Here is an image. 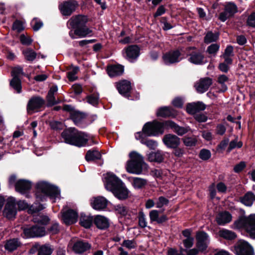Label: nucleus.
<instances>
[{"label":"nucleus","mask_w":255,"mask_h":255,"mask_svg":"<svg viewBox=\"0 0 255 255\" xmlns=\"http://www.w3.org/2000/svg\"><path fill=\"white\" fill-rule=\"evenodd\" d=\"M35 196L37 201H44L47 197L54 202L60 197V192L57 187L51 185L47 182L40 181L36 186Z\"/></svg>","instance_id":"1"},{"label":"nucleus","mask_w":255,"mask_h":255,"mask_svg":"<svg viewBox=\"0 0 255 255\" xmlns=\"http://www.w3.org/2000/svg\"><path fill=\"white\" fill-rule=\"evenodd\" d=\"M61 136L66 143L78 147L85 146L89 139L87 134L75 128L63 131Z\"/></svg>","instance_id":"2"},{"label":"nucleus","mask_w":255,"mask_h":255,"mask_svg":"<svg viewBox=\"0 0 255 255\" xmlns=\"http://www.w3.org/2000/svg\"><path fill=\"white\" fill-rule=\"evenodd\" d=\"M129 156L130 160L128 161L126 167L128 172L140 174L143 170L147 169V164L144 162L143 157L139 153L136 151H132Z\"/></svg>","instance_id":"3"},{"label":"nucleus","mask_w":255,"mask_h":255,"mask_svg":"<svg viewBox=\"0 0 255 255\" xmlns=\"http://www.w3.org/2000/svg\"><path fill=\"white\" fill-rule=\"evenodd\" d=\"M237 229H244L251 238L255 239V214L248 217H241L234 222Z\"/></svg>","instance_id":"4"},{"label":"nucleus","mask_w":255,"mask_h":255,"mask_svg":"<svg viewBox=\"0 0 255 255\" xmlns=\"http://www.w3.org/2000/svg\"><path fill=\"white\" fill-rule=\"evenodd\" d=\"M165 123V121L163 123L157 121L147 123L143 126L142 131L147 136H154L159 133L162 134L164 132V128L169 129Z\"/></svg>","instance_id":"5"},{"label":"nucleus","mask_w":255,"mask_h":255,"mask_svg":"<svg viewBox=\"0 0 255 255\" xmlns=\"http://www.w3.org/2000/svg\"><path fill=\"white\" fill-rule=\"evenodd\" d=\"M183 49H178L175 50L169 51L163 56L164 63L166 65H170L179 62L183 59L182 56L184 53Z\"/></svg>","instance_id":"6"},{"label":"nucleus","mask_w":255,"mask_h":255,"mask_svg":"<svg viewBox=\"0 0 255 255\" xmlns=\"http://www.w3.org/2000/svg\"><path fill=\"white\" fill-rule=\"evenodd\" d=\"M187 55L189 56L188 61L192 64L202 65L205 63V57L203 52L194 47L188 48Z\"/></svg>","instance_id":"7"},{"label":"nucleus","mask_w":255,"mask_h":255,"mask_svg":"<svg viewBox=\"0 0 255 255\" xmlns=\"http://www.w3.org/2000/svg\"><path fill=\"white\" fill-rule=\"evenodd\" d=\"M45 234V227L36 225L29 228H24L23 230L22 236L23 238H30L43 237Z\"/></svg>","instance_id":"8"},{"label":"nucleus","mask_w":255,"mask_h":255,"mask_svg":"<svg viewBox=\"0 0 255 255\" xmlns=\"http://www.w3.org/2000/svg\"><path fill=\"white\" fill-rule=\"evenodd\" d=\"M23 74V69L20 67H14L11 71L13 78L10 82V85L18 93H21V82L19 78Z\"/></svg>","instance_id":"9"},{"label":"nucleus","mask_w":255,"mask_h":255,"mask_svg":"<svg viewBox=\"0 0 255 255\" xmlns=\"http://www.w3.org/2000/svg\"><path fill=\"white\" fill-rule=\"evenodd\" d=\"M104 176L105 187L109 191H112L123 183L122 181L113 173H107L104 174Z\"/></svg>","instance_id":"10"},{"label":"nucleus","mask_w":255,"mask_h":255,"mask_svg":"<svg viewBox=\"0 0 255 255\" xmlns=\"http://www.w3.org/2000/svg\"><path fill=\"white\" fill-rule=\"evenodd\" d=\"M45 104V101L40 97H33L31 98L27 106V112L31 114L41 108Z\"/></svg>","instance_id":"11"},{"label":"nucleus","mask_w":255,"mask_h":255,"mask_svg":"<svg viewBox=\"0 0 255 255\" xmlns=\"http://www.w3.org/2000/svg\"><path fill=\"white\" fill-rule=\"evenodd\" d=\"M15 205V198L9 197L7 199L3 212L7 218L10 219L15 217L17 212Z\"/></svg>","instance_id":"12"},{"label":"nucleus","mask_w":255,"mask_h":255,"mask_svg":"<svg viewBox=\"0 0 255 255\" xmlns=\"http://www.w3.org/2000/svg\"><path fill=\"white\" fill-rule=\"evenodd\" d=\"M78 6L77 2L75 0L64 1L59 5V7L64 15H70L74 11Z\"/></svg>","instance_id":"13"},{"label":"nucleus","mask_w":255,"mask_h":255,"mask_svg":"<svg viewBox=\"0 0 255 255\" xmlns=\"http://www.w3.org/2000/svg\"><path fill=\"white\" fill-rule=\"evenodd\" d=\"M235 252L237 255H252L253 249L244 241H240L235 247Z\"/></svg>","instance_id":"14"},{"label":"nucleus","mask_w":255,"mask_h":255,"mask_svg":"<svg viewBox=\"0 0 255 255\" xmlns=\"http://www.w3.org/2000/svg\"><path fill=\"white\" fill-rule=\"evenodd\" d=\"M165 124L169 128L171 129L173 132L179 136L184 135L191 129L188 126L181 127L170 120L165 121Z\"/></svg>","instance_id":"15"},{"label":"nucleus","mask_w":255,"mask_h":255,"mask_svg":"<svg viewBox=\"0 0 255 255\" xmlns=\"http://www.w3.org/2000/svg\"><path fill=\"white\" fill-rule=\"evenodd\" d=\"M162 141L167 147L171 148H177L180 143V138L176 135L171 133L165 134Z\"/></svg>","instance_id":"16"},{"label":"nucleus","mask_w":255,"mask_h":255,"mask_svg":"<svg viewBox=\"0 0 255 255\" xmlns=\"http://www.w3.org/2000/svg\"><path fill=\"white\" fill-rule=\"evenodd\" d=\"M62 220L64 224L67 225H71L76 222L78 219L77 213L71 209L67 211L61 212Z\"/></svg>","instance_id":"17"},{"label":"nucleus","mask_w":255,"mask_h":255,"mask_svg":"<svg viewBox=\"0 0 255 255\" xmlns=\"http://www.w3.org/2000/svg\"><path fill=\"white\" fill-rule=\"evenodd\" d=\"M93 34V30L86 26V24L75 29L73 31L71 30L69 32V35L72 38H75V35H77L80 37H85L86 36H91Z\"/></svg>","instance_id":"18"},{"label":"nucleus","mask_w":255,"mask_h":255,"mask_svg":"<svg viewBox=\"0 0 255 255\" xmlns=\"http://www.w3.org/2000/svg\"><path fill=\"white\" fill-rule=\"evenodd\" d=\"M197 247L199 250L203 251L206 249L210 242L209 236L207 233L201 232L197 234Z\"/></svg>","instance_id":"19"},{"label":"nucleus","mask_w":255,"mask_h":255,"mask_svg":"<svg viewBox=\"0 0 255 255\" xmlns=\"http://www.w3.org/2000/svg\"><path fill=\"white\" fill-rule=\"evenodd\" d=\"M108 202V201L103 196L93 197L91 199V205L96 210L105 209L107 206Z\"/></svg>","instance_id":"20"},{"label":"nucleus","mask_w":255,"mask_h":255,"mask_svg":"<svg viewBox=\"0 0 255 255\" xmlns=\"http://www.w3.org/2000/svg\"><path fill=\"white\" fill-rule=\"evenodd\" d=\"M212 84V79L206 77L202 78L197 82L195 85V87L198 93H203L208 90Z\"/></svg>","instance_id":"21"},{"label":"nucleus","mask_w":255,"mask_h":255,"mask_svg":"<svg viewBox=\"0 0 255 255\" xmlns=\"http://www.w3.org/2000/svg\"><path fill=\"white\" fill-rule=\"evenodd\" d=\"M125 50L126 58L130 62H133L139 55L140 49L136 45H130Z\"/></svg>","instance_id":"22"},{"label":"nucleus","mask_w":255,"mask_h":255,"mask_svg":"<svg viewBox=\"0 0 255 255\" xmlns=\"http://www.w3.org/2000/svg\"><path fill=\"white\" fill-rule=\"evenodd\" d=\"M111 191L119 200H125L128 198L129 192L123 182Z\"/></svg>","instance_id":"23"},{"label":"nucleus","mask_w":255,"mask_h":255,"mask_svg":"<svg viewBox=\"0 0 255 255\" xmlns=\"http://www.w3.org/2000/svg\"><path fill=\"white\" fill-rule=\"evenodd\" d=\"M87 21V16L80 15L71 18L68 21V24L75 29H77L85 25Z\"/></svg>","instance_id":"24"},{"label":"nucleus","mask_w":255,"mask_h":255,"mask_svg":"<svg viewBox=\"0 0 255 255\" xmlns=\"http://www.w3.org/2000/svg\"><path fill=\"white\" fill-rule=\"evenodd\" d=\"M117 89L121 95L125 97L128 96V93L131 90V84L128 81L124 80L116 83Z\"/></svg>","instance_id":"25"},{"label":"nucleus","mask_w":255,"mask_h":255,"mask_svg":"<svg viewBox=\"0 0 255 255\" xmlns=\"http://www.w3.org/2000/svg\"><path fill=\"white\" fill-rule=\"evenodd\" d=\"M15 187L16 191L23 194L31 189V183L28 180L20 179L16 182Z\"/></svg>","instance_id":"26"},{"label":"nucleus","mask_w":255,"mask_h":255,"mask_svg":"<svg viewBox=\"0 0 255 255\" xmlns=\"http://www.w3.org/2000/svg\"><path fill=\"white\" fill-rule=\"evenodd\" d=\"M206 106L202 102H197L188 104L186 107L187 113L191 115H195L200 111L205 109Z\"/></svg>","instance_id":"27"},{"label":"nucleus","mask_w":255,"mask_h":255,"mask_svg":"<svg viewBox=\"0 0 255 255\" xmlns=\"http://www.w3.org/2000/svg\"><path fill=\"white\" fill-rule=\"evenodd\" d=\"M73 250L76 254H82L91 248V245L87 242L78 241L73 246Z\"/></svg>","instance_id":"28"},{"label":"nucleus","mask_w":255,"mask_h":255,"mask_svg":"<svg viewBox=\"0 0 255 255\" xmlns=\"http://www.w3.org/2000/svg\"><path fill=\"white\" fill-rule=\"evenodd\" d=\"M232 219L231 214L227 211L219 213L216 217V221L218 224L221 226L230 223Z\"/></svg>","instance_id":"29"},{"label":"nucleus","mask_w":255,"mask_h":255,"mask_svg":"<svg viewBox=\"0 0 255 255\" xmlns=\"http://www.w3.org/2000/svg\"><path fill=\"white\" fill-rule=\"evenodd\" d=\"M149 216L151 223L156 222L158 224H162L168 220L167 217L165 215L159 217V211L157 210H152L150 211Z\"/></svg>","instance_id":"30"},{"label":"nucleus","mask_w":255,"mask_h":255,"mask_svg":"<svg viewBox=\"0 0 255 255\" xmlns=\"http://www.w3.org/2000/svg\"><path fill=\"white\" fill-rule=\"evenodd\" d=\"M156 115L158 117H175L177 114L175 111L172 108L164 107L159 109L157 111Z\"/></svg>","instance_id":"31"},{"label":"nucleus","mask_w":255,"mask_h":255,"mask_svg":"<svg viewBox=\"0 0 255 255\" xmlns=\"http://www.w3.org/2000/svg\"><path fill=\"white\" fill-rule=\"evenodd\" d=\"M108 73L111 77L121 75L124 71V67L121 65H112L108 67Z\"/></svg>","instance_id":"32"},{"label":"nucleus","mask_w":255,"mask_h":255,"mask_svg":"<svg viewBox=\"0 0 255 255\" xmlns=\"http://www.w3.org/2000/svg\"><path fill=\"white\" fill-rule=\"evenodd\" d=\"M94 223L97 227L100 229H105L109 226L108 219L100 215H98L95 217Z\"/></svg>","instance_id":"33"},{"label":"nucleus","mask_w":255,"mask_h":255,"mask_svg":"<svg viewBox=\"0 0 255 255\" xmlns=\"http://www.w3.org/2000/svg\"><path fill=\"white\" fill-rule=\"evenodd\" d=\"M147 158L150 162L160 163L164 160V155L162 151L158 150L149 153L147 155Z\"/></svg>","instance_id":"34"},{"label":"nucleus","mask_w":255,"mask_h":255,"mask_svg":"<svg viewBox=\"0 0 255 255\" xmlns=\"http://www.w3.org/2000/svg\"><path fill=\"white\" fill-rule=\"evenodd\" d=\"M241 202L247 206H251L255 201V195L251 191L248 192L240 198Z\"/></svg>","instance_id":"35"},{"label":"nucleus","mask_w":255,"mask_h":255,"mask_svg":"<svg viewBox=\"0 0 255 255\" xmlns=\"http://www.w3.org/2000/svg\"><path fill=\"white\" fill-rule=\"evenodd\" d=\"M20 245V243L17 239H12L6 242L4 248L8 252H12L16 250Z\"/></svg>","instance_id":"36"},{"label":"nucleus","mask_w":255,"mask_h":255,"mask_svg":"<svg viewBox=\"0 0 255 255\" xmlns=\"http://www.w3.org/2000/svg\"><path fill=\"white\" fill-rule=\"evenodd\" d=\"M33 221L38 225H46L49 222L50 219L47 216L38 214L33 216Z\"/></svg>","instance_id":"37"},{"label":"nucleus","mask_w":255,"mask_h":255,"mask_svg":"<svg viewBox=\"0 0 255 255\" xmlns=\"http://www.w3.org/2000/svg\"><path fill=\"white\" fill-rule=\"evenodd\" d=\"M71 118L74 123L78 126L80 124L83 120L85 118V115L83 113L78 111L72 112L71 114Z\"/></svg>","instance_id":"38"},{"label":"nucleus","mask_w":255,"mask_h":255,"mask_svg":"<svg viewBox=\"0 0 255 255\" xmlns=\"http://www.w3.org/2000/svg\"><path fill=\"white\" fill-rule=\"evenodd\" d=\"M219 236L226 240H233L236 238V234L232 231L227 229H222L219 232Z\"/></svg>","instance_id":"39"},{"label":"nucleus","mask_w":255,"mask_h":255,"mask_svg":"<svg viewBox=\"0 0 255 255\" xmlns=\"http://www.w3.org/2000/svg\"><path fill=\"white\" fill-rule=\"evenodd\" d=\"M101 156L100 152L97 150H89L87 151L85 156L87 161H93L100 159Z\"/></svg>","instance_id":"40"},{"label":"nucleus","mask_w":255,"mask_h":255,"mask_svg":"<svg viewBox=\"0 0 255 255\" xmlns=\"http://www.w3.org/2000/svg\"><path fill=\"white\" fill-rule=\"evenodd\" d=\"M93 219L90 216L82 215L80 219V223L82 226L89 228L92 223Z\"/></svg>","instance_id":"41"},{"label":"nucleus","mask_w":255,"mask_h":255,"mask_svg":"<svg viewBox=\"0 0 255 255\" xmlns=\"http://www.w3.org/2000/svg\"><path fill=\"white\" fill-rule=\"evenodd\" d=\"M219 38V34L217 33H213L211 31L208 32L204 37V42L206 43H210L216 41Z\"/></svg>","instance_id":"42"},{"label":"nucleus","mask_w":255,"mask_h":255,"mask_svg":"<svg viewBox=\"0 0 255 255\" xmlns=\"http://www.w3.org/2000/svg\"><path fill=\"white\" fill-rule=\"evenodd\" d=\"M146 180L138 177L132 178V184L135 188H141L146 184Z\"/></svg>","instance_id":"43"},{"label":"nucleus","mask_w":255,"mask_h":255,"mask_svg":"<svg viewBox=\"0 0 255 255\" xmlns=\"http://www.w3.org/2000/svg\"><path fill=\"white\" fill-rule=\"evenodd\" d=\"M99 96L98 94H93L87 96V102L93 106H96L99 103Z\"/></svg>","instance_id":"44"},{"label":"nucleus","mask_w":255,"mask_h":255,"mask_svg":"<svg viewBox=\"0 0 255 255\" xmlns=\"http://www.w3.org/2000/svg\"><path fill=\"white\" fill-rule=\"evenodd\" d=\"M52 253V249L49 245H44L40 247L38 250V255H50Z\"/></svg>","instance_id":"45"},{"label":"nucleus","mask_w":255,"mask_h":255,"mask_svg":"<svg viewBox=\"0 0 255 255\" xmlns=\"http://www.w3.org/2000/svg\"><path fill=\"white\" fill-rule=\"evenodd\" d=\"M23 54L26 59L30 61L34 60L36 56V53L31 49H27L23 51Z\"/></svg>","instance_id":"46"},{"label":"nucleus","mask_w":255,"mask_h":255,"mask_svg":"<svg viewBox=\"0 0 255 255\" xmlns=\"http://www.w3.org/2000/svg\"><path fill=\"white\" fill-rule=\"evenodd\" d=\"M138 226L141 228H145L147 227V222L146 219V216L142 211L138 213Z\"/></svg>","instance_id":"47"},{"label":"nucleus","mask_w":255,"mask_h":255,"mask_svg":"<svg viewBox=\"0 0 255 255\" xmlns=\"http://www.w3.org/2000/svg\"><path fill=\"white\" fill-rule=\"evenodd\" d=\"M225 9L231 16H233L237 12V7L236 5L233 2H228L227 3Z\"/></svg>","instance_id":"48"},{"label":"nucleus","mask_w":255,"mask_h":255,"mask_svg":"<svg viewBox=\"0 0 255 255\" xmlns=\"http://www.w3.org/2000/svg\"><path fill=\"white\" fill-rule=\"evenodd\" d=\"M45 207L40 203H35L28 209V212L31 214L36 213L43 210Z\"/></svg>","instance_id":"49"},{"label":"nucleus","mask_w":255,"mask_h":255,"mask_svg":"<svg viewBox=\"0 0 255 255\" xmlns=\"http://www.w3.org/2000/svg\"><path fill=\"white\" fill-rule=\"evenodd\" d=\"M243 146V143L242 141H239L237 139H235L231 141L229 143V147L227 149V152H230L233 149L237 147L241 148Z\"/></svg>","instance_id":"50"},{"label":"nucleus","mask_w":255,"mask_h":255,"mask_svg":"<svg viewBox=\"0 0 255 255\" xmlns=\"http://www.w3.org/2000/svg\"><path fill=\"white\" fill-rule=\"evenodd\" d=\"M169 200L163 196L159 197L155 202L156 207L161 208L164 206L167 205Z\"/></svg>","instance_id":"51"},{"label":"nucleus","mask_w":255,"mask_h":255,"mask_svg":"<svg viewBox=\"0 0 255 255\" xmlns=\"http://www.w3.org/2000/svg\"><path fill=\"white\" fill-rule=\"evenodd\" d=\"M184 144L186 146H193L197 143V139L193 137H185L183 139Z\"/></svg>","instance_id":"52"},{"label":"nucleus","mask_w":255,"mask_h":255,"mask_svg":"<svg viewBox=\"0 0 255 255\" xmlns=\"http://www.w3.org/2000/svg\"><path fill=\"white\" fill-rule=\"evenodd\" d=\"M220 48V45L214 43L210 45L207 49V52L210 54L215 55Z\"/></svg>","instance_id":"53"},{"label":"nucleus","mask_w":255,"mask_h":255,"mask_svg":"<svg viewBox=\"0 0 255 255\" xmlns=\"http://www.w3.org/2000/svg\"><path fill=\"white\" fill-rule=\"evenodd\" d=\"M79 71V68L78 67H74L71 71L68 72L67 77L68 79L71 81H74L77 78L76 74Z\"/></svg>","instance_id":"54"},{"label":"nucleus","mask_w":255,"mask_h":255,"mask_svg":"<svg viewBox=\"0 0 255 255\" xmlns=\"http://www.w3.org/2000/svg\"><path fill=\"white\" fill-rule=\"evenodd\" d=\"M46 99L48 107H51L56 104L59 103L61 102L59 99L56 100L54 96L49 94H47Z\"/></svg>","instance_id":"55"},{"label":"nucleus","mask_w":255,"mask_h":255,"mask_svg":"<svg viewBox=\"0 0 255 255\" xmlns=\"http://www.w3.org/2000/svg\"><path fill=\"white\" fill-rule=\"evenodd\" d=\"M122 245L128 250L135 249L136 247V243L134 240H126L123 242Z\"/></svg>","instance_id":"56"},{"label":"nucleus","mask_w":255,"mask_h":255,"mask_svg":"<svg viewBox=\"0 0 255 255\" xmlns=\"http://www.w3.org/2000/svg\"><path fill=\"white\" fill-rule=\"evenodd\" d=\"M31 25L34 31H37L43 26V23L36 18H34L31 21Z\"/></svg>","instance_id":"57"},{"label":"nucleus","mask_w":255,"mask_h":255,"mask_svg":"<svg viewBox=\"0 0 255 255\" xmlns=\"http://www.w3.org/2000/svg\"><path fill=\"white\" fill-rule=\"evenodd\" d=\"M229 142L228 138H225L222 140L217 146V150L219 152H222L227 147Z\"/></svg>","instance_id":"58"},{"label":"nucleus","mask_w":255,"mask_h":255,"mask_svg":"<svg viewBox=\"0 0 255 255\" xmlns=\"http://www.w3.org/2000/svg\"><path fill=\"white\" fill-rule=\"evenodd\" d=\"M141 143L146 145L150 149H154L157 146V143L153 140L141 139Z\"/></svg>","instance_id":"59"},{"label":"nucleus","mask_w":255,"mask_h":255,"mask_svg":"<svg viewBox=\"0 0 255 255\" xmlns=\"http://www.w3.org/2000/svg\"><path fill=\"white\" fill-rule=\"evenodd\" d=\"M60 231L59 225L58 223H53L48 229L50 234L54 235L57 234Z\"/></svg>","instance_id":"60"},{"label":"nucleus","mask_w":255,"mask_h":255,"mask_svg":"<svg viewBox=\"0 0 255 255\" xmlns=\"http://www.w3.org/2000/svg\"><path fill=\"white\" fill-rule=\"evenodd\" d=\"M199 157L202 160H206L210 158L211 152L209 150L202 149L200 152Z\"/></svg>","instance_id":"61"},{"label":"nucleus","mask_w":255,"mask_h":255,"mask_svg":"<svg viewBox=\"0 0 255 255\" xmlns=\"http://www.w3.org/2000/svg\"><path fill=\"white\" fill-rule=\"evenodd\" d=\"M228 80V78L225 75H220L218 79V82L221 85L222 88L224 89V91H226L227 89V86L225 85V83Z\"/></svg>","instance_id":"62"},{"label":"nucleus","mask_w":255,"mask_h":255,"mask_svg":"<svg viewBox=\"0 0 255 255\" xmlns=\"http://www.w3.org/2000/svg\"><path fill=\"white\" fill-rule=\"evenodd\" d=\"M116 211L122 215H126L128 213L127 208L123 205H118L115 206Z\"/></svg>","instance_id":"63"},{"label":"nucleus","mask_w":255,"mask_h":255,"mask_svg":"<svg viewBox=\"0 0 255 255\" xmlns=\"http://www.w3.org/2000/svg\"><path fill=\"white\" fill-rule=\"evenodd\" d=\"M247 22L249 26L255 27V12H253L249 16Z\"/></svg>","instance_id":"64"}]
</instances>
